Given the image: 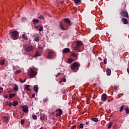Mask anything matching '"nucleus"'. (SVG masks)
I'll use <instances>...</instances> for the list:
<instances>
[{
  "label": "nucleus",
  "mask_w": 129,
  "mask_h": 129,
  "mask_svg": "<svg viewBox=\"0 0 129 129\" xmlns=\"http://www.w3.org/2000/svg\"><path fill=\"white\" fill-rule=\"evenodd\" d=\"M79 67H80V63L78 62H75L71 66L72 70H73L75 72L79 70Z\"/></svg>",
  "instance_id": "f257e3e1"
},
{
  "label": "nucleus",
  "mask_w": 129,
  "mask_h": 129,
  "mask_svg": "<svg viewBox=\"0 0 129 129\" xmlns=\"http://www.w3.org/2000/svg\"><path fill=\"white\" fill-rule=\"evenodd\" d=\"M10 37L13 40H18L19 32L17 31H13L10 32Z\"/></svg>",
  "instance_id": "f03ea898"
},
{
  "label": "nucleus",
  "mask_w": 129,
  "mask_h": 129,
  "mask_svg": "<svg viewBox=\"0 0 129 129\" xmlns=\"http://www.w3.org/2000/svg\"><path fill=\"white\" fill-rule=\"evenodd\" d=\"M28 74L30 77H34V76L37 75V73L33 69L30 68V70L28 72Z\"/></svg>",
  "instance_id": "7ed1b4c3"
},
{
  "label": "nucleus",
  "mask_w": 129,
  "mask_h": 129,
  "mask_svg": "<svg viewBox=\"0 0 129 129\" xmlns=\"http://www.w3.org/2000/svg\"><path fill=\"white\" fill-rule=\"evenodd\" d=\"M82 45H83V43H82V41H77V45L76 46V50L78 51V50H79V49L80 48V46H82Z\"/></svg>",
  "instance_id": "20e7f679"
},
{
  "label": "nucleus",
  "mask_w": 129,
  "mask_h": 129,
  "mask_svg": "<svg viewBox=\"0 0 129 129\" xmlns=\"http://www.w3.org/2000/svg\"><path fill=\"white\" fill-rule=\"evenodd\" d=\"M63 21L66 23V24H68L67 27H70V26L72 25V23H71V21H70V19L69 18L63 19Z\"/></svg>",
  "instance_id": "39448f33"
},
{
  "label": "nucleus",
  "mask_w": 129,
  "mask_h": 129,
  "mask_svg": "<svg viewBox=\"0 0 129 129\" xmlns=\"http://www.w3.org/2000/svg\"><path fill=\"white\" fill-rule=\"evenodd\" d=\"M120 15L122 17H124V18H128V13L125 11H122L121 13H120Z\"/></svg>",
  "instance_id": "423d86ee"
},
{
  "label": "nucleus",
  "mask_w": 129,
  "mask_h": 129,
  "mask_svg": "<svg viewBox=\"0 0 129 129\" xmlns=\"http://www.w3.org/2000/svg\"><path fill=\"white\" fill-rule=\"evenodd\" d=\"M107 97H108V96H107V95H106V94H105V93H103L102 95L101 100H102V101H104V102L106 101V100L107 99Z\"/></svg>",
  "instance_id": "0eeeda50"
},
{
  "label": "nucleus",
  "mask_w": 129,
  "mask_h": 129,
  "mask_svg": "<svg viewBox=\"0 0 129 129\" xmlns=\"http://www.w3.org/2000/svg\"><path fill=\"white\" fill-rule=\"evenodd\" d=\"M22 109L23 112H25V113H27V112L29 111V108H28V106L27 105H23L22 106Z\"/></svg>",
  "instance_id": "6e6552de"
},
{
  "label": "nucleus",
  "mask_w": 129,
  "mask_h": 129,
  "mask_svg": "<svg viewBox=\"0 0 129 129\" xmlns=\"http://www.w3.org/2000/svg\"><path fill=\"white\" fill-rule=\"evenodd\" d=\"M64 26H65V24L62 23V22L59 23V28L61 30H62V31H66V29L64 28Z\"/></svg>",
  "instance_id": "1a4fd4ad"
},
{
  "label": "nucleus",
  "mask_w": 129,
  "mask_h": 129,
  "mask_svg": "<svg viewBox=\"0 0 129 129\" xmlns=\"http://www.w3.org/2000/svg\"><path fill=\"white\" fill-rule=\"evenodd\" d=\"M34 48H33V46H29L27 47L26 50L27 52H31V51Z\"/></svg>",
  "instance_id": "9d476101"
},
{
  "label": "nucleus",
  "mask_w": 129,
  "mask_h": 129,
  "mask_svg": "<svg viewBox=\"0 0 129 129\" xmlns=\"http://www.w3.org/2000/svg\"><path fill=\"white\" fill-rule=\"evenodd\" d=\"M69 52H70V49H69L68 48H64L62 50V53H64L65 54H66L67 53H69Z\"/></svg>",
  "instance_id": "9b49d317"
},
{
  "label": "nucleus",
  "mask_w": 129,
  "mask_h": 129,
  "mask_svg": "<svg viewBox=\"0 0 129 129\" xmlns=\"http://www.w3.org/2000/svg\"><path fill=\"white\" fill-rule=\"evenodd\" d=\"M33 90L35 91V93H38V90H39V88L38 87V85L34 86Z\"/></svg>",
  "instance_id": "f8f14e48"
},
{
  "label": "nucleus",
  "mask_w": 129,
  "mask_h": 129,
  "mask_svg": "<svg viewBox=\"0 0 129 129\" xmlns=\"http://www.w3.org/2000/svg\"><path fill=\"white\" fill-rule=\"evenodd\" d=\"M52 55H53V52H52V51H49V52L48 53L47 58H48V59H51V58H52Z\"/></svg>",
  "instance_id": "ddd939ff"
},
{
  "label": "nucleus",
  "mask_w": 129,
  "mask_h": 129,
  "mask_svg": "<svg viewBox=\"0 0 129 129\" xmlns=\"http://www.w3.org/2000/svg\"><path fill=\"white\" fill-rule=\"evenodd\" d=\"M121 22L122 23V24H123L124 25H126V24H127V19H125V18H122L121 19Z\"/></svg>",
  "instance_id": "4468645a"
},
{
  "label": "nucleus",
  "mask_w": 129,
  "mask_h": 129,
  "mask_svg": "<svg viewBox=\"0 0 129 129\" xmlns=\"http://www.w3.org/2000/svg\"><path fill=\"white\" fill-rule=\"evenodd\" d=\"M106 73L108 76H110V75H111V70H110V69H107Z\"/></svg>",
  "instance_id": "2eb2a0df"
},
{
  "label": "nucleus",
  "mask_w": 129,
  "mask_h": 129,
  "mask_svg": "<svg viewBox=\"0 0 129 129\" xmlns=\"http://www.w3.org/2000/svg\"><path fill=\"white\" fill-rule=\"evenodd\" d=\"M32 22H33L34 25H36V24H38L39 23V20H38L37 19H34L32 20Z\"/></svg>",
  "instance_id": "dca6fc26"
},
{
  "label": "nucleus",
  "mask_w": 129,
  "mask_h": 129,
  "mask_svg": "<svg viewBox=\"0 0 129 129\" xmlns=\"http://www.w3.org/2000/svg\"><path fill=\"white\" fill-rule=\"evenodd\" d=\"M30 85H25V89H26V90L27 91H31V89H30Z\"/></svg>",
  "instance_id": "f3484780"
},
{
  "label": "nucleus",
  "mask_w": 129,
  "mask_h": 129,
  "mask_svg": "<svg viewBox=\"0 0 129 129\" xmlns=\"http://www.w3.org/2000/svg\"><path fill=\"white\" fill-rule=\"evenodd\" d=\"M14 89L15 91H19V86H18V85L15 84V87L14 88Z\"/></svg>",
  "instance_id": "a211bd4d"
},
{
  "label": "nucleus",
  "mask_w": 129,
  "mask_h": 129,
  "mask_svg": "<svg viewBox=\"0 0 129 129\" xmlns=\"http://www.w3.org/2000/svg\"><path fill=\"white\" fill-rule=\"evenodd\" d=\"M3 119L4 122H8V120H9V118L7 116H3Z\"/></svg>",
  "instance_id": "6ab92c4d"
},
{
  "label": "nucleus",
  "mask_w": 129,
  "mask_h": 129,
  "mask_svg": "<svg viewBox=\"0 0 129 129\" xmlns=\"http://www.w3.org/2000/svg\"><path fill=\"white\" fill-rule=\"evenodd\" d=\"M91 120H92V121H94L95 122H98V119H97V118H92Z\"/></svg>",
  "instance_id": "aec40b11"
},
{
  "label": "nucleus",
  "mask_w": 129,
  "mask_h": 129,
  "mask_svg": "<svg viewBox=\"0 0 129 129\" xmlns=\"http://www.w3.org/2000/svg\"><path fill=\"white\" fill-rule=\"evenodd\" d=\"M113 123L112 122H110L109 123H108L107 124L108 128H110V127H111V126H112Z\"/></svg>",
  "instance_id": "412c9836"
},
{
  "label": "nucleus",
  "mask_w": 129,
  "mask_h": 129,
  "mask_svg": "<svg viewBox=\"0 0 129 129\" xmlns=\"http://www.w3.org/2000/svg\"><path fill=\"white\" fill-rule=\"evenodd\" d=\"M14 96H16V94H9V98L12 99L13 97H14Z\"/></svg>",
  "instance_id": "4be33fe9"
},
{
  "label": "nucleus",
  "mask_w": 129,
  "mask_h": 129,
  "mask_svg": "<svg viewBox=\"0 0 129 129\" xmlns=\"http://www.w3.org/2000/svg\"><path fill=\"white\" fill-rule=\"evenodd\" d=\"M19 104V102L17 101H15L13 102V105L14 106H16V105H18Z\"/></svg>",
  "instance_id": "5701e85b"
},
{
  "label": "nucleus",
  "mask_w": 129,
  "mask_h": 129,
  "mask_svg": "<svg viewBox=\"0 0 129 129\" xmlns=\"http://www.w3.org/2000/svg\"><path fill=\"white\" fill-rule=\"evenodd\" d=\"M34 40L36 42H39V41H40V38L39 37V36H35L34 38Z\"/></svg>",
  "instance_id": "b1692460"
},
{
  "label": "nucleus",
  "mask_w": 129,
  "mask_h": 129,
  "mask_svg": "<svg viewBox=\"0 0 129 129\" xmlns=\"http://www.w3.org/2000/svg\"><path fill=\"white\" fill-rule=\"evenodd\" d=\"M123 109H125L124 105H122L120 107V110H119L120 112H122Z\"/></svg>",
  "instance_id": "393cba45"
},
{
  "label": "nucleus",
  "mask_w": 129,
  "mask_h": 129,
  "mask_svg": "<svg viewBox=\"0 0 129 129\" xmlns=\"http://www.w3.org/2000/svg\"><path fill=\"white\" fill-rule=\"evenodd\" d=\"M56 111H58V113H60V114H62L63 113V111L61 109H57Z\"/></svg>",
  "instance_id": "a878e982"
},
{
  "label": "nucleus",
  "mask_w": 129,
  "mask_h": 129,
  "mask_svg": "<svg viewBox=\"0 0 129 129\" xmlns=\"http://www.w3.org/2000/svg\"><path fill=\"white\" fill-rule=\"evenodd\" d=\"M74 60H73V59L72 58H69L68 60V63H69L70 64L71 63H72Z\"/></svg>",
  "instance_id": "bb28decb"
},
{
  "label": "nucleus",
  "mask_w": 129,
  "mask_h": 129,
  "mask_svg": "<svg viewBox=\"0 0 129 129\" xmlns=\"http://www.w3.org/2000/svg\"><path fill=\"white\" fill-rule=\"evenodd\" d=\"M5 59H3V60H1L0 61V64L1 65H5Z\"/></svg>",
  "instance_id": "cd10ccee"
},
{
  "label": "nucleus",
  "mask_w": 129,
  "mask_h": 129,
  "mask_svg": "<svg viewBox=\"0 0 129 129\" xmlns=\"http://www.w3.org/2000/svg\"><path fill=\"white\" fill-rule=\"evenodd\" d=\"M39 56H41V53H39V52L37 51L35 53V57H39Z\"/></svg>",
  "instance_id": "c85d7f7f"
},
{
  "label": "nucleus",
  "mask_w": 129,
  "mask_h": 129,
  "mask_svg": "<svg viewBox=\"0 0 129 129\" xmlns=\"http://www.w3.org/2000/svg\"><path fill=\"white\" fill-rule=\"evenodd\" d=\"M61 82H66V78H62L61 80L59 81V83H61Z\"/></svg>",
  "instance_id": "c756f323"
},
{
  "label": "nucleus",
  "mask_w": 129,
  "mask_h": 129,
  "mask_svg": "<svg viewBox=\"0 0 129 129\" xmlns=\"http://www.w3.org/2000/svg\"><path fill=\"white\" fill-rule=\"evenodd\" d=\"M81 0H75V3L76 5H78V4H80Z\"/></svg>",
  "instance_id": "7c9ffc66"
},
{
  "label": "nucleus",
  "mask_w": 129,
  "mask_h": 129,
  "mask_svg": "<svg viewBox=\"0 0 129 129\" xmlns=\"http://www.w3.org/2000/svg\"><path fill=\"white\" fill-rule=\"evenodd\" d=\"M38 19H40V20H45V17H44V15H41L38 17Z\"/></svg>",
  "instance_id": "2f4dec72"
},
{
  "label": "nucleus",
  "mask_w": 129,
  "mask_h": 129,
  "mask_svg": "<svg viewBox=\"0 0 129 129\" xmlns=\"http://www.w3.org/2000/svg\"><path fill=\"white\" fill-rule=\"evenodd\" d=\"M22 38L24 39V40H28V37L25 34L22 35Z\"/></svg>",
  "instance_id": "473e14b6"
},
{
  "label": "nucleus",
  "mask_w": 129,
  "mask_h": 129,
  "mask_svg": "<svg viewBox=\"0 0 129 129\" xmlns=\"http://www.w3.org/2000/svg\"><path fill=\"white\" fill-rule=\"evenodd\" d=\"M125 111L126 114H128V113H129V109L127 108H125Z\"/></svg>",
  "instance_id": "72a5a7b5"
},
{
  "label": "nucleus",
  "mask_w": 129,
  "mask_h": 129,
  "mask_svg": "<svg viewBox=\"0 0 129 129\" xmlns=\"http://www.w3.org/2000/svg\"><path fill=\"white\" fill-rule=\"evenodd\" d=\"M79 126L80 128L83 129V127H84V125L83 124V123H80Z\"/></svg>",
  "instance_id": "f704fd0d"
},
{
  "label": "nucleus",
  "mask_w": 129,
  "mask_h": 129,
  "mask_svg": "<svg viewBox=\"0 0 129 129\" xmlns=\"http://www.w3.org/2000/svg\"><path fill=\"white\" fill-rule=\"evenodd\" d=\"M40 119L41 120H43V119H45V115H42L41 116H40Z\"/></svg>",
  "instance_id": "c9c22d12"
},
{
  "label": "nucleus",
  "mask_w": 129,
  "mask_h": 129,
  "mask_svg": "<svg viewBox=\"0 0 129 129\" xmlns=\"http://www.w3.org/2000/svg\"><path fill=\"white\" fill-rule=\"evenodd\" d=\"M33 119H37V118H38V116H37V115H34L32 116Z\"/></svg>",
  "instance_id": "e433bc0d"
},
{
  "label": "nucleus",
  "mask_w": 129,
  "mask_h": 129,
  "mask_svg": "<svg viewBox=\"0 0 129 129\" xmlns=\"http://www.w3.org/2000/svg\"><path fill=\"white\" fill-rule=\"evenodd\" d=\"M104 61V64H107V59H106V58H105L103 60Z\"/></svg>",
  "instance_id": "4c0bfd02"
},
{
  "label": "nucleus",
  "mask_w": 129,
  "mask_h": 129,
  "mask_svg": "<svg viewBox=\"0 0 129 129\" xmlns=\"http://www.w3.org/2000/svg\"><path fill=\"white\" fill-rule=\"evenodd\" d=\"M22 71L21 70H17L15 72V74H19V73H21Z\"/></svg>",
  "instance_id": "58836bf2"
},
{
  "label": "nucleus",
  "mask_w": 129,
  "mask_h": 129,
  "mask_svg": "<svg viewBox=\"0 0 129 129\" xmlns=\"http://www.w3.org/2000/svg\"><path fill=\"white\" fill-rule=\"evenodd\" d=\"M48 100H49V99H48V98H45L43 99V102H47V101H48Z\"/></svg>",
  "instance_id": "ea45409f"
},
{
  "label": "nucleus",
  "mask_w": 129,
  "mask_h": 129,
  "mask_svg": "<svg viewBox=\"0 0 129 129\" xmlns=\"http://www.w3.org/2000/svg\"><path fill=\"white\" fill-rule=\"evenodd\" d=\"M39 32H42L43 31V26L40 27V28L39 29Z\"/></svg>",
  "instance_id": "a19ab883"
},
{
  "label": "nucleus",
  "mask_w": 129,
  "mask_h": 129,
  "mask_svg": "<svg viewBox=\"0 0 129 129\" xmlns=\"http://www.w3.org/2000/svg\"><path fill=\"white\" fill-rule=\"evenodd\" d=\"M19 81L21 83H24V82H26V79L24 81H23L22 80V79H20Z\"/></svg>",
  "instance_id": "79ce46f5"
},
{
  "label": "nucleus",
  "mask_w": 129,
  "mask_h": 129,
  "mask_svg": "<svg viewBox=\"0 0 129 129\" xmlns=\"http://www.w3.org/2000/svg\"><path fill=\"white\" fill-rule=\"evenodd\" d=\"M21 123L22 125H23V124H24V123H25V120L22 119L21 120Z\"/></svg>",
  "instance_id": "37998d69"
},
{
  "label": "nucleus",
  "mask_w": 129,
  "mask_h": 129,
  "mask_svg": "<svg viewBox=\"0 0 129 129\" xmlns=\"http://www.w3.org/2000/svg\"><path fill=\"white\" fill-rule=\"evenodd\" d=\"M61 115V114L59 113H57L55 115V116L58 117V116H60V115Z\"/></svg>",
  "instance_id": "c03bdc74"
},
{
  "label": "nucleus",
  "mask_w": 129,
  "mask_h": 129,
  "mask_svg": "<svg viewBox=\"0 0 129 129\" xmlns=\"http://www.w3.org/2000/svg\"><path fill=\"white\" fill-rule=\"evenodd\" d=\"M86 126H89V121L86 122Z\"/></svg>",
  "instance_id": "a18cd8bd"
},
{
  "label": "nucleus",
  "mask_w": 129,
  "mask_h": 129,
  "mask_svg": "<svg viewBox=\"0 0 129 129\" xmlns=\"http://www.w3.org/2000/svg\"><path fill=\"white\" fill-rule=\"evenodd\" d=\"M61 75V73H57L56 75V77H59Z\"/></svg>",
  "instance_id": "49530a36"
},
{
  "label": "nucleus",
  "mask_w": 129,
  "mask_h": 129,
  "mask_svg": "<svg viewBox=\"0 0 129 129\" xmlns=\"http://www.w3.org/2000/svg\"><path fill=\"white\" fill-rule=\"evenodd\" d=\"M75 128H76V125H74L72 126L71 129H75Z\"/></svg>",
  "instance_id": "de8ad7c7"
},
{
  "label": "nucleus",
  "mask_w": 129,
  "mask_h": 129,
  "mask_svg": "<svg viewBox=\"0 0 129 129\" xmlns=\"http://www.w3.org/2000/svg\"><path fill=\"white\" fill-rule=\"evenodd\" d=\"M72 56H73L74 57H76V56H77L76 53L73 52L72 53Z\"/></svg>",
  "instance_id": "09e8293b"
},
{
  "label": "nucleus",
  "mask_w": 129,
  "mask_h": 129,
  "mask_svg": "<svg viewBox=\"0 0 129 129\" xmlns=\"http://www.w3.org/2000/svg\"><path fill=\"white\" fill-rule=\"evenodd\" d=\"M2 90H4V88L0 87V94H1V93H2V92H3V91H2Z\"/></svg>",
  "instance_id": "8fccbe9b"
},
{
  "label": "nucleus",
  "mask_w": 129,
  "mask_h": 129,
  "mask_svg": "<svg viewBox=\"0 0 129 129\" xmlns=\"http://www.w3.org/2000/svg\"><path fill=\"white\" fill-rule=\"evenodd\" d=\"M117 89V87L116 86H114V90H116Z\"/></svg>",
  "instance_id": "3c124183"
},
{
  "label": "nucleus",
  "mask_w": 129,
  "mask_h": 129,
  "mask_svg": "<svg viewBox=\"0 0 129 129\" xmlns=\"http://www.w3.org/2000/svg\"><path fill=\"white\" fill-rule=\"evenodd\" d=\"M22 21H26V18L22 17L21 18Z\"/></svg>",
  "instance_id": "603ef678"
},
{
  "label": "nucleus",
  "mask_w": 129,
  "mask_h": 129,
  "mask_svg": "<svg viewBox=\"0 0 129 129\" xmlns=\"http://www.w3.org/2000/svg\"><path fill=\"white\" fill-rule=\"evenodd\" d=\"M35 95H36V94H35V93L33 94V95H32L33 98H35Z\"/></svg>",
  "instance_id": "864d4df0"
},
{
  "label": "nucleus",
  "mask_w": 129,
  "mask_h": 129,
  "mask_svg": "<svg viewBox=\"0 0 129 129\" xmlns=\"http://www.w3.org/2000/svg\"><path fill=\"white\" fill-rule=\"evenodd\" d=\"M13 105V103L10 102V103L9 104V106H12Z\"/></svg>",
  "instance_id": "5fc2aeb1"
},
{
  "label": "nucleus",
  "mask_w": 129,
  "mask_h": 129,
  "mask_svg": "<svg viewBox=\"0 0 129 129\" xmlns=\"http://www.w3.org/2000/svg\"><path fill=\"white\" fill-rule=\"evenodd\" d=\"M113 129H116V125L113 126Z\"/></svg>",
  "instance_id": "6e6d98bb"
},
{
  "label": "nucleus",
  "mask_w": 129,
  "mask_h": 129,
  "mask_svg": "<svg viewBox=\"0 0 129 129\" xmlns=\"http://www.w3.org/2000/svg\"><path fill=\"white\" fill-rule=\"evenodd\" d=\"M39 28H40V26H35L36 29H39Z\"/></svg>",
  "instance_id": "4d7b16f0"
},
{
  "label": "nucleus",
  "mask_w": 129,
  "mask_h": 129,
  "mask_svg": "<svg viewBox=\"0 0 129 129\" xmlns=\"http://www.w3.org/2000/svg\"><path fill=\"white\" fill-rule=\"evenodd\" d=\"M9 98V96L8 95L5 96V98L8 99Z\"/></svg>",
  "instance_id": "13d9d810"
},
{
  "label": "nucleus",
  "mask_w": 129,
  "mask_h": 129,
  "mask_svg": "<svg viewBox=\"0 0 129 129\" xmlns=\"http://www.w3.org/2000/svg\"><path fill=\"white\" fill-rule=\"evenodd\" d=\"M63 93H64V94L66 93V90H63Z\"/></svg>",
  "instance_id": "bf43d9fd"
},
{
  "label": "nucleus",
  "mask_w": 129,
  "mask_h": 129,
  "mask_svg": "<svg viewBox=\"0 0 129 129\" xmlns=\"http://www.w3.org/2000/svg\"><path fill=\"white\" fill-rule=\"evenodd\" d=\"M38 48H39V49H42V47H38Z\"/></svg>",
  "instance_id": "052dcab7"
}]
</instances>
